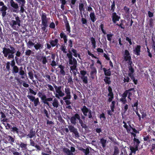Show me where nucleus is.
I'll return each instance as SVG.
<instances>
[{
    "label": "nucleus",
    "instance_id": "nucleus-20",
    "mask_svg": "<svg viewBox=\"0 0 155 155\" xmlns=\"http://www.w3.org/2000/svg\"><path fill=\"white\" fill-rule=\"evenodd\" d=\"M120 18V16H119L116 12H113L112 13V19L113 23L114 24L116 23V22L119 21Z\"/></svg>",
    "mask_w": 155,
    "mask_h": 155
},
{
    "label": "nucleus",
    "instance_id": "nucleus-62",
    "mask_svg": "<svg viewBox=\"0 0 155 155\" xmlns=\"http://www.w3.org/2000/svg\"><path fill=\"white\" fill-rule=\"evenodd\" d=\"M113 35V34H107V39L109 41H111Z\"/></svg>",
    "mask_w": 155,
    "mask_h": 155
},
{
    "label": "nucleus",
    "instance_id": "nucleus-37",
    "mask_svg": "<svg viewBox=\"0 0 155 155\" xmlns=\"http://www.w3.org/2000/svg\"><path fill=\"white\" fill-rule=\"evenodd\" d=\"M53 102L52 103L53 106L56 108H58L59 106L58 102V100L54 98V99Z\"/></svg>",
    "mask_w": 155,
    "mask_h": 155
},
{
    "label": "nucleus",
    "instance_id": "nucleus-45",
    "mask_svg": "<svg viewBox=\"0 0 155 155\" xmlns=\"http://www.w3.org/2000/svg\"><path fill=\"white\" fill-rule=\"evenodd\" d=\"M33 71H35V70L33 69L32 70H30L28 72V73L29 78L31 80L34 78Z\"/></svg>",
    "mask_w": 155,
    "mask_h": 155
},
{
    "label": "nucleus",
    "instance_id": "nucleus-14",
    "mask_svg": "<svg viewBox=\"0 0 155 155\" xmlns=\"http://www.w3.org/2000/svg\"><path fill=\"white\" fill-rule=\"evenodd\" d=\"M10 3L11 6L14 8L13 12L18 13V4L15 3L13 0H11L10 1Z\"/></svg>",
    "mask_w": 155,
    "mask_h": 155
},
{
    "label": "nucleus",
    "instance_id": "nucleus-1",
    "mask_svg": "<svg viewBox=\"0 0 155 155\" xmlns=\"http://www.w3.org/2000/svg\"><path fill=\"white\" fill-rule=\"evenodd\" d=\"M9 48H8L5 47L2 48V53L4 56L7 58L8 59H14V54L16 52L15 55L16 56L20 57L21 55V52L19 51H16L15 48L12 46L11 45H9Z\"/></svg>",
    "mask_w": 155,
    "mask_h": 155
},
{
    "label": "nucleus",
    "instance_id": "nucleus-6",
    "mask_svg": "<svg viewBox=\"0 0 155 155\" xmlns=\"http://www.w3.org/2000/svg\"><path fill=\"white\" fill-rule=\"evenodd\" d=\"M2 141L6 144L10 143L13 144V143L15 142V138L10 135H7L5 137H3Z\"/></svg>",
    "mask_w": 155,
    "mask_h": 155
},
{
    "label": "nucleus",
    "instance_id": "nucleus-19",
    "mask_svg": "<svg viewBox=\"0 0 155 155\" xmlns=\"http://www.w3.org/2000/svg\"><path fill=\"white\" fill-rule=\"evenodd\" d=\"M141 47L140 45H137L133 50L134 54L137 56L140 55L141 52Z\"/></svg>",
    "mask_w": 155,
    "mask_h": 155
},
{
    "label": "nucleus",
    "instance_id": "nucleus-29",
    "mask_svg": "<svg viewBox=\"0 0 155 155\" xmlns=\"http://www.w3.org/2000/svg\"><path fill=\"white\" fill-rule=\"evenodd\" d=\"M126 97H127L123 93L122 95V97L120 99V101L123 104H125L127 102Z\"/></svg>",
    "mask_w": 155,
    "mask_h": 155
},
{
    "label": "nucleus",
    "instance_id": "nucleus-64",
    "mask_svg": "<svg viewBox=\"0 0 155 155\" xmlns=\"http://www.w3.org/2000/svg\"><path fill=\"white\" fill-rule=\"evenodd\" d=\"M43 113H44L45 114V116H46L48 118H49V115L48 114V111L45 109H44L43 110Z\"/></svg>",
    "mask_w": 155,
    "mask_h": 155
},
{
    "label": "nucleus",
    "instance_id": "nucleus-9",
    "mask_svg": "<svg viewBox=\"0 0 155 155\" xmlns=\"http://www.w3.org/2000/svg\"><path fill=\"white\" fill-rule=\"evenodd\" d=\"M124 55L125 56H124V60L126 61H128L130 66H132V62L131 61V57L128 50H126L125 51Z\"/></svg>",
    "mask_w": 155,
    "mask_h": 155
},
{
    "label": "nucleus",
    "instance_id": "nucleus-27",
    "mask_svg": "<svg viewBox=\"0 0 155 155\" xmlns=\"http://www.w3.org/2000/svg\"><path fill=\"white\" fill-rule=\"evenodd\" d=\"M89 16L90 19L92 22H94L97 20V18L94 12H91Z\"/></svg>",
    "mask_w": 155,
    "mask_h": 155
},
{
    "label": "nucleus",
    "instance_id": "nucleus-39",
    "mask_svg": "<svg viewBox=\"0 0 155 155\" xmlns=\"http://www.w3.org/2000/svg\"><path fill=\"white\" fill-rule=\"evenodd\" d=\"M138 147L137 146H135V147H130V150L131 151V153L135 154L136 151L138 150Z\"/></svg>",
    "mask_w": 155,
    "mask_h": 155
},
{
    "label": "nucleus",
    "instance_id": "nucleus-22",
    "mask_svg": "<svg viewBox=\"0 0 155 155\" xmlns=\"http://www.w3.org/2000/svg\"><path fill=\"white\" fill-rule=\"evenodd\" d=\"M12 125L10 130L13 133L17 134L18 133V131H19V129L17 127L16 125L13 123H12Z\"/></svg>",
    "mask_w": 155,
    "mask_h": 155
},
{
    "label": "nucleus",
    "instance_id": "nucleus-7",
    "mask_svg": "<svg viewBox=\"0 0 155 155\" xmlns=\"http://www.w3.org/2000/svg\"><path fill=\"white\" fill-rule=\"evenodd\" d=\"M11 66L12 68V73L14 74L17 73L19 74V68L15 65V60L13 59L11 61Z\"/></svg>",
    "mask_w": 155,
    "mask_h": 155
},
{
    "label": "nucleus",
    "instance_id": "nucleus-58",
    "mask_svg": "<svg viewBox=\"0 0 155 155\" xmlns=\"http://www.w3.org/2000/svg\"><path fill=\"white\" fill-rule=\"evenodd\" d=\"M81 21L82 23V24L85 25H87V20L85 18L83 17H81Z\"/></svg>",
    "mask_w": 155,
    "mask_h": 155
},
{
    "label": "nucleus",
    "instance_id": "nucleus-26",
    "mask_svg": "<svg viewBox=\"0 0 155 155\" xmlns=\"http://www.w3.org/2000/svg\"><path fill=\"white\" fill-rule=\"evenodd\" d=\"M103 70L104 71V75L106 76H110L111 74V72L110 68L108 69V70L105 68H104Z\"/></svg>",
    "mask_w": 155,
    "mask_h": 155
},
{
    "label": "nucleus",
    "instance_id": "nucleus-15",
    "mask_svg": "<svg viewBox=\"0 0 155 155\" xmlns=\"http://www.w3.org/2000/svg\"><path fill=\"white\" fill-rule=\"evenodd\" d=\"M64 90L66 96L63 97V100H66L67 99H70L71 97L70 89L69 87L65 88Z\"/></svg>",
    "mask_w": 155,
    "mask_h": 155
},
{
    "label": "nucleus",
    "instance_id": "nucleus-31",
    "mask_svg": "<svg viewBox=\"0 0 155 155\" xmlns=\"http://www.w3.org/2000/svg\"><path fill=\"white\" fill-rule=\"evenodd\" d=\"M90 39L91 42L92 47L94 48H95L96 47V41L95 38L93 37H91L90 38Z\"/></svg>",
    "mask_w": 155,
    "mask_h": 155
},
{
    "label": "nucleus",
    "instance_id": "nucleus-23",
    "mask_svg": "<svg viewBox=\"0 0 155 155\" xmlns=\"http://www.w3.org/2000/svg\"><path fill=\"white\" fill-rule=\"evenodd\" d=\"M58 40L57 38H55L54 40H51L49 41V42L51 45L52 47L55 46H58Z\"/></svg>",
    "mask_w": 155,
    "mask_h": 155
},
{
    "label": "nucleus",
    "instance_id": "nucleus-8",
    "mask_svg": "<svg viewBox=\"0 0 155 155\" xmlns=\"http://www.w3.org/2000/svg\"><path fill=\"white\" fill-rule=\"evenodd\" d=\"M132 91L134 92L135 91L134 88H130L128 90H126L123 93L127 97L128 95L127 98L129 99L130 101L132 100L131 97H132L133 93L131 92Z\"/></svg>",
    "mask_w": 155,
    "mask_h": 155
},
{
    "label": "nucleus",
    "instance_id": "nucleus-60",
    "mask_svg": "<svg viewBox=\"0 0 155 155\" xmlns=\"http://www.w3.org/2000/svg\"><path fill=\"white\" fill-rule=\"evenodd\" d=\"M134 140L135 142L136 143L135 145V146H137L138 147L139 146V144L140 143V141L138 139H137L135 138H134Z\"/></svg>",
    "mask_w": 155,
    "mask_h": 155
},
{
    "label": "nucleus",
    "instance_id": "nucleus-32",
    "mask_svg": "<svg viewBox=\"0 0 155 155\" xmlns=\"http://www.w3.org/2000/svg\"><path fill=\"white\" fill-rule=\"evenodd\" d=\"M104 81L106 84H110L111 83L110 78V77L105 76L104 79Z\"/></svg>",
    "mask_w": 155,
    "mask_h": 155
},
{
    "label": "nucleus",
    "instance_id": "nucleus-59",
    "mask_svg": "<svg viewBox=\"0 0 155 155\" xmlns=\"http://www.w3.org/2000/svg\"><path fill=\"white\" fill-rule=\"evenodd\" d=\"M115 2L114 1H113V2L112 3L111 5V8L110 10L112 11V12H114V11L115 9Z\"/></svg>",
    "mask_w": 155,
    "mask_h": 155
},
{
    "label": "nucleus",
    "instance_id": "nucleus-30",
    "mask_svg": "<svg viewBox=\"0 0 155 155\" xmlns=\"http://www.w3.org/2000/svg\"><path fill=\"white\" fill-rule=\"evenodd\" d=\"M43 45L41 44L40 43H37L36 44H35L34 47L35 50H38V49H42L43 48Z\"/></svg>",
    "mask_w": 155,
    "mask_h": 155
},
{
    "label": "nucleus",
    "instance_id": "nucleus-53",
    "mask_svg": "<svg viewBox=\"0 0 155 155\" xmlns=\"http://www.w3.org/2000/svg\"><path fill=\"white\" fill-rule=\"evenodd\" d=\"M16 1L18 2L19 5H25L26 1L25 0H15Z\"/></svg>",
    "mask_w": 155,
    "mask_h": 155
},
{
    "label": "nucleus",
    "instance_id": "nucleus-47",
    "mask_svg": "<svg viewBox=\"0 0 155 155\" xmlns=\"http://www.w3.org/2000/svg\"><path fill=\"white\" fill-rule=\"evenodd\" d=\"M3 124H4V125L5 126L6 129L7 130H9V129H11L12 125L11 124H10L9 123H3Z\"/></svg>",
    "mask_w": 155,
    "mask_h": 155
},
{
    "label": "nucleus",
    "instance_id": "nucleus-5",
    "mask_svg": "<svg viewBox=\"0 0 155 155\" xmlns=\"http://www.w3.org/2000/svg\"><path fill=\"white\" fill-rule=\"evenodd\" d=\"M69 64L73 65L70 67V70L73 72L74 74L75 75L76 74V72L74 70H77V61L75 58H74L73 60L69 61Z\"/></svg>",
    "mask_w": 155,
    "mask_h": 155
},
{
    "label": "nucleus",
    "instance_id": "nucleus-44",
    "mask_svg": "<svg viewBox=\"0 0 155 155\" xmlns=\"http://www.w3.org/2000/svg\"><path fill=\"white\" fill-rule=\"evenodd\" d=\"M129 70L128 75L130 76L131 75H133V74L134 72V69L132 66H129Z\"/></svg>",
    "mask_w": 155,
    "mask_h": 155
},
{
    "label": "nucleus",
    "instance_id": "nucleus-63",
    "mask_svg": "<svg viewBox=\"0 0 155 155\" xmlns=\"http://www.w3.org/2000/svg\"><path fill=\"white\" fill-rule=\"evenodd\" d=\"M47 98V97L45 94L43 95V96H42V97H41V100L44 104H45V102H46V101Z\"/></svg>",
    "mask_w": 155,
    "mask_h": 155
},
{
    "label": "nucleus",
    "instance_id": "nucleus-33",
    "mask_svg": "<svg viewBox=\"0 0 155 155\" xmlns=\"http://www.w3.org/2000/svg\"><path fill=\"white\" fill-rule=\"evenodd\" d=\"M23 68L21 66L19 68V74L21 76V78H24V77H23V76H24L25 74V71L23 70Z\"/></svg>",
    "mask_w": 155,
    "mask_h": 155
},
{
    "label": "nucleus",
    "instance_id": "nucleus-25",
    "mask_svg": "<svg viewBox=\"0 0 155 155\" xmlns=\"http://www.w3.org/2000/svg\"><path fill=\"white\" fill-rule=\"evenodd\" d=\"M79 8L80 11V13L81 15V17H83V15L82 14V12L84 11L85 10L84 5L82 3H79Z\"/></svg>",
    "mask_w": 155,
    "mask_h": 155
},
{
    "label": "nucleus",
    "instance_id": "nucleus-56",
    "mask_svg": "<svg viewBox=\"0 0 155 155\" xmlns=\"http://www.w3.org/2000/svg\"><path fill=\"white\" fill-rule=\"evenodd\" d=\"M131 79L133 80V81L134 82V84H137V80L135 79V78L134 76L133 75H131L130 76H129Z\"/></svg>",
    "mask_w": 155,
    "mask_h": 155
},
{
    "label": "nucleus",
    "instance_id": "nucleus-28",
    "mask_svg": "<svg viewBox=\"0 0 155 155\" xmlns=\"http://www.w3.org/2000/svg\"><path fill=\"white\" fill-rule=\"evenodd\" d=\"M92 71L90 73V75L92 79H94V75L97 72L96 68L95 67H92L91 68Z\"/></svg>",
    "mask_w": 155,
    "mask_h": 155
},
{
    "label": "nucleus",
    "instance_id": "nucleus-52",
    "mask_svg": "<svg viewBox=\"0 0 155 155\" xmlns=\"http://www.w3.org/2000/svg\"><path fill=\"white\" fill-rule=\"evenodd\" d=\"M68 128L69 129L70 131L71 132H73L75 130H76L77 129L74 127L72 125H71L68 126Z\"/></svg>",
    "mask_w": 155,
    "mask_h": 155
},
{
    "label": "nucleus",
    "instance_id": "nucleus-13",
    "mask_svg": "<svg viewBox=\"0 0 155 155\" xmlns=\"http://www.w3.org/2000/svg\"><path fill=\"white\" fill-rule=\"evenodd\" d=\"M80 72L81 75V78L82 80L83 83L86 84H87L88 82V77L87 76H85L87 73L86 71L84 70H81Z\"/></svg>",
    "mask_w": 155,
    "mask_h": 155
},
{
    "label": "nucleus",
    "instance_id": "nucleus-35",
    "mask_svg": "<svg viewBox=\"0 0 155 155\" xmlns=\"http://www.w3.org/2000/svg\"><path fill=\"white\" fill-rule=\"evenodd\" d=\"M10 151L12 153L13 155H21V152H19L17 151L16 149L12 148Z\"/></svg>",
    "mask_w": 155,
    "mask_h": 155
},
{
    "label": "nucleus",
    "instance_id": "nucleus-10",
    "mask_svg": "<svg viewBox=\"0 0 155 155\" xmlns=\"http://www.w3.org/2000/svg\"><path fill=\"white\" fill-rule=\"evenodd\" d=\"M70 120L71 124L75 125L77 123V120H78L79 121L81 120L80 115L79 114L76 113L71 117Z\"/></svg>",
    "mask_w": 155,
    "mask_h": 155
},
{
    "label": "nucleus",
    "instance_id": "nucleus-21",
    "mask_svg": "<svg viewBox=\"0 0 155 155\" xmlns=\"http://www.w3.org/2000/svg\"><path fill=\"white\" fill-rule=\"evenodd\" d=\"M61 88H60L56 91L57 94H55V97L58 99L60 98V97H63L64 95V93L62 92Z\"/></svg>",
    "mask_w": 155,
    "mask_h": 155
},
{
    "label": "nucleus",
    "instance_id": "nucleus-40",
    "mask_svg": "<svg viewBox=\"0 0 155 155\" xmlns=\"http://www.w3.org/2000/svg\"><path fill=\"white\" fill-rule=\"evenodd\" d=\"M40 61H42V63L44 64H45L48 62L46 56H42L41 57Z\"/></svg>",
    "mask_w": 155,
    "mask_h": 155
},
{
    "label": "nucleus",
    "instance_id": "nucleus-12",
    "mask_svg": "<svg viewBox=\"0 0 155 155\" xmlns=\"http://www.w3.org/2000/svg\"><path fill=\"white\" fill-rule=\"evenodd\" d=\"M7 9V7L5 5L4 2L2 1H0V11L2 12V17H4L6 15V11Z\"/></svg>",
    "mask_w": 155,
    "mask_h": 155
},
{
    "label": "nucleus",
    "instance_id": "nucleus-24",
    "mask_svg": "<svg viewBox=\"0 0 155 155\" xmlns=\"http://www.w3.org/2000/svg\"><path fill=\"white\" fill-rule=\"evenodd\" d=\"M35 136V130L33 128H31L29 131V134L27 135V136L30 138H31Z\"/></svg>",
    "mask_w": 155,
    "mask_h": 155
},
{
    "label": "nucleus",
    "instance_id": "nucleus-41",
    "mask_svg": "<svg viewBox=\"0 0 155 155\" xmlns=\"http://www.w3.org/2000/svg\"><path fill=\"white\" fill-rule=\"evenodd\" d=\"M43 76L44 78H46L45 79L46 81H51V78L50 75L47 74V72L46 73H45V74L43 75Z\"/></svg>",
    "mask_w": 155,
    "mask_h": 155
},
{
    "label": "nucleus",
    "instance_id": "nucleus-4",
    "mask_svg": "<svg viewBox=\"0 0 155 155\" xmlns=\"http://www.w3.org/2000/svg\"><path fill=\"white\" fill-rule=\"evenodd\" d=\"M41 21L42 25L43 27H41V29L43 31H45L46 28L48 26V21L49 19L47 17V15L43 11L41 12V14H40Z\"/></svg>",
    "mask_w": 155,
    "mask_h": 155
},
{
    "label": "nucleus",
    "instance_id": "nucleus-48",
    "mask_svg": "<svg viewBox=\"0 0 155 155\" xmlns=\"http://www.w3.org/2000/svg\"><path fill=\"white\" fill-rule=\"evenodd\" d=\"M25 5H20V9L19 11H18V12H20V14H22L24 12H25V10L24 9Z\"/></svg>",
    "mask_w": 155,
    "mask_h": 155
},
{
    "label": "nucleus",
    "instance_id": "nucleus-42",
    "mask_svg": "<svg viewBox=\"0 0 155 155\" xmlns=\"http://www.w3.org/2000/svg\"><path fill=\"white\" fill-rule=\"evenodd\" d=\"M53 97H48L47 98L45 103L44 104H46L48 106H49V102H51L53 101V97L54 96H52Z\"/></svg>",
    "mask_w": 155,
    "mask_h": 155
},
{
    "label": "nucleus",
    "instance_id": "nucleus-34",
    "mask_svg": "<svg viewBox=\"0 0 155 155\" xmlns=\"http://www.w3.org/2000/svg\"><path fill=\"white\" fill-rule=\"evenodd\" d=\"M17 134H18V135L20 138H22L23 137H25L26 136V134L25 133L21 131H18V133Z\"/></svg>",
    "mask_w": 155,
    "mask_h": 155
},
{
    "label": "nucleus",
    "instance_id": "nucleus-11",
    "mask_svg": "<svg viewBox=\"0 0 155 155\" xmlns=\"http://www.w3.org/2000/svg\"><path fill=\"white\" fill-rule=\"evenodd\" d=\"M27 97L30 100V101L33 102L35 107H37L38 105L40 104L38 97L35 98V97L29 95H27Z\"/></svg>",
    "mask_w": 155,
    "mask_h": 155
},
{
    "label": "nucleus",
    "instance_id": "nucleus-3",
    "mask_svg": "<svg viewBox=\"0 0 155 155\" xmlns=\"http://www.w3.org/2000/svg\"><path fill=\"white\" fill-rule=\"evenodd\" d=\"M14 16L15 18L12 19L10 25L14 30H17L21 25V20L18 15H15Z\"/></svg>",
    "mask_w": 155,
    "mask_h": 155
},
{
    "label": "nucleus",
    "instance_id": "nucleus-36",
    "mask_svg": "<svg viewBox=\"0 0 155 155\" xmlns=\"http://www.w3.org/2000/svg\"><path fill=\"white\" fill-rule=\"evenodd\" d=\"M100 142L103 148H104L106 147L107 140L103 138L101 139Z\"/></svg>",
    "mask_w": 155,
    "mask_h": 155
},
{
    "label": "nucleus",
    "instance_id": "nucleus-16",
    "mask_svg": "<svg viewBox=\"0 0 155 155\" xmlns=\"http://www.w3.org/2000/svg\"><path fill=\"white\" fill-rule=\"evenodd\" d=\"M17 144L19 145V147L21 149V150L24 152L25 151H26L27 149V144L26 143H24L22 142H20L19 143H18Z\"/></svg>",
    "mask_w": 155,
    "mask_h": 155
},
{
    "label": "nucleus",
    "instance_id": "nucleus-57",
    "mask_svg": "<svg viewBox=\"0 0 155 155\" xmlns=\"http://www.w3.org/2000/svg\"><path fill=\"white\" fill-rule=\"evenodd\" d=\"M60 36L61 39H64L67 38V36L63 31L60 33Z\"/></svg>",
    "mask_w": 155,
    "mask_h": 155
},
{
    "label": "nucleus",
    "instance_id": "nucleus-50",
    "mask_svg": "<svg viewBox=\"0 0 155 155\" xmlns=\"http://www.w3.org/2000/svg\"><path fill=\"white\" fill-rule=\"evenodd\" d=\"M33 54L32 51L30 49H27L25 52V54L26 56H29L31 54Z\"/></svg>",
    "mask_w": 155,
    "mask_h": 155
},
{
    "label": "nucleus",
    "instance_id": "nucleus-2",
    "mask_svg": "<svg viewBox=\"0 0 155 155\" xmlns=\"http://www.w3.org/2000/svg\"><path fill=\"white\" fill-rule=\"evenodd\" d=\"M108 93L107 94V96L108 98L107 100V102L109 103L111 102V103L110 105V109L112 112H114V109L115 107L116 101H112L114 98V94L113 92L112 89L110 86L108 87Z\"/></svg>",
    "mask_w": 155,
    "mask_h": 155
},
{
    "label": "nucleus",
    "instance_id": "nucleus-51",
    "mask_svg": "<svg viewBox=\"0 0 155 155\" xmlns=\"http://www.w3.org/2000/svg\"><path fill=\"white\" fill-rule=\"evenodd\" d=\"M61 50L63 52V53H67V49H66V47L64 45H61Z\"/></svg>",
    "mask_w": 155,
    "mask_h": 155
},
{
    "label": "nucleus",
    "instance_id": "nucleus-46",
    "mask_svg": "<svg viewBox=\"0 0 155 155\" xmlns=\"http://www.w3.org/2000/svg\"><path fill=\"white\" fill-rule=\"evenodd\" d=\"M79 122V123L81 124V127L82 128H83L84 129H86L87 128V126L85 124H84L83 122V120L81 119V120H80V121Z\"/></svg>",
    "mask_w": 155,
    "mask_h": 155
},
{
    "label": "nucleus",
    "instance_id": "nucleus-55",
    "mask_svg": "<svg viewBox=\"0 0 155 155\" xmlns=\"http://www.w3.org/2000/svg\"><path fill=\"white\" fill-rule=\"evenodd\" d=\"M93 112L90 109L86 117H88L89 119H91L93 118Z\"/></svg>",
    "mask_w": 155,
    "mask_h": 155
},
{
    "label": "nucleus",
    "instance_id": "nucleus-49",
    "mask_svg": "<svg viewBox=\"0 0 155 155\" xmlns=\"http://www.w3.org/2000/svg\"><path fill=\"white\" fill-rule=\"evenodd\" d=\"M64 151L68 155H73L72 153L71 152L69 149L65 148L64 149Z\"/></svg>",
    "mask_w": 155,
    "mask_h": 155
},
{
    "label": "nucleus",
    "instance_id": "nucleus-17",
    "mask_svg": "<svg viewBox=\"0 0 155 155\" xmlns=\"http://www.w3.org/2000/svg\"><path fill=\"white\" fill-rule=\"evenodd\" d=\"M58 68H60V69H58V71L59 74L63 76L65 75L66 72L64 70L65 67L61 64H60L58 66Z\"/></svg>",
    "mask_w": 155,
    "mask_h": 155
},
{
    "label": "nucleus",
    "instance_id": "nucleus-18",
    "mask_svg": "<svg viewBox=\"0 0 155 155\" xmlns=\"http://www.w3.org/2000/svg\"><path fill=\"white\" fill-rule=\"evenodd\" d=\"M81 110L85 116H87L90 109L87 107L86 106H83L81 108Z\"/></svg>",
    "mask_w": 155,
    "mask_h": 155
},
{
    "label": "nucleus",
    "instance_id": "nucleus-54",
    "mask_svg": "<svg viewBox=\"0 0 155 155\" xmlns=\"http://www.w3.org/2000/svg\"><path fill=\"white\" fill-rule=\"evenodd\" d=\"M82 150L83 152L85 153V155H92L89 154L90 151L88 148H87L86 149L82 148Z\"/></svg>",
    "mask_w": 155,
    "mask_h": 155
},
{
    "label": "nucleus",
    "instance_id": "nucleus-38",
    "mask_svg": "<svg viewBox=\"0 0 155 155\" xmlns=\"http://www.w3.org/2000/svg\"><path fill=\"white\" fill-rule=\"evenodd\" d=\"M69 53L67 54V56L69 59V61L73 60L74 58L72 56V53L70 51H68Z\"/></svg>",
    "mask_w": 155,
    "mask_h": 155
},
{
    "label": "nucleus",
    "instance_id": "nucleus-43",
    "mask_svg": "<svg viewBox=\"0 0 155 155\" xmlns=\"http://www.w3.org/2000/svg\"><path fill=\"white\" fill-rule=\"evenodd\" d=\"M46 88L48 89V90H49L50 91H54V87L53 86L49 84H46L45 86Z\"/></svg>",
    "mask_w": 155,
    "mask_h": 155
},
{
    "label": "nucleus",
    "instance_id": "nucleus-61",
    "mask_svg": "<svg viewBox=\"0 0 155 155\" xmlns=\"http://www.w3.org/2000/svg\"><path fill=\"white\" fill-rule=\"evenodd\" d=\"M72 133L75 134V138H78L80 137L79 134L78 132V131L77 129H76V130H75Z\"/></svg>",
    "mask_w": 155,
    "mask_h": 155
}]
</instances>
